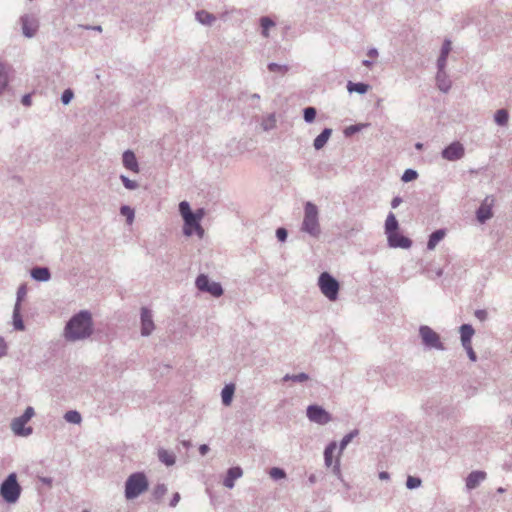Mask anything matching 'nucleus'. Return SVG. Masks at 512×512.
Instances as JSON below:
<instances>
[{"label": "nucleus", "mask_w": 512, "mask_h": 512, "mask_svg": "<svg viewBox=\"0 0 512 512\" xmlns=\"http://www.w3.org/2000/svg\"><path fill=\"white\" fill-rule=\"evenodd\" d=\"M451 51V41L446 39L442 45L440 55L437 60V69H445L447 64V58Z\"/></svg>", "instance_id": "nucleus-19"}, {"label": "nucleus", "mask_w": 512, "mask_h": 512, "mask_svg": "<svg viewBox=\"0 0 512 512\" xmlns=\"http://www.w3.org/2000/svg\"><path fill=\"white\" fill-rule=\"evenodd\" d=\"M154 322L152 319V312L146 307L141 309V335L149 336L154 330Z\"/></svg>", "instance_id": "nucleus-13"}, {"label": "nucleus", "mask_w": 512, "mask_h": 512, "mask_svg": "<svg viewBox=\"0 0 512 512\" xmlns=\"http://www.w3.org/2000/svg\"><path fill=\"white\" fill-rule=\"evenodd\" d=\"M120 214L122 216L126 217V221H127V223L129 225L133 223L134 217H135V213H134V210L130 206H128V205L121 206L120 207Z\"/></svg>", "instance_id": "nucleus-37"}, {"label": "nucleus", "mask_w": 512, "mask_h": 512, "mask_svg": "<svg viewBox=\"0 0 512 512\" xmlns=\"http://www.w3.org/2000/svg\"><path fill=\"white\" fill-rule=\"evenodd\" d=\"M316 114H317L316 109L311 106L306 107L303 110V118H304L305 122H307V123H312L315 120Z\"/></svg>", "instance_id": "nucleus-40"}, {"label": "nucleus", "mask_w": 512, "mask_h": 512, "mask_svg": "<svg viewBox=\"0 0 512 512\" xmlns=\"http://www.w3.org/2000/svg\"><path fill=\"white\" fill-rule=\"evenodd\" d=\"M203 217L204 210L198 209L196 210L195 214L184 218L183 233L186 236H191L195 232L199 238H202L204 235V229L200 225V221Z\"/></svg>", "instance_id": "nucleus-8"}, {"label": "nucleus", "mask_w": 512, "mask_h": 512, "mask_svg": "<svg viewBox=\"0 0 512 512\" xmlns=\"http://www.w3.org/2000/svg\"><path fill=\"white\" fill-rule=\"evenodd\" d=\"M209 451V446L207 444H201L199 446V452L201 455H206Z\"/></svg>", "instance_id": "nucleus-58"}, {"label": "nucleus", "mask_w": 512, "mask_h": 512, "mask_svg": "<svg viewBox=\"0 0 512 512\" xmlns=\"http://www.w3.org/2000/svg\"><path fill=\"white\" fill-rule=\"evenodd\" d=\"M180 499H181L180 494L178 492L174 493L169 505L171 507H176L177 504L179 503Z\"/></svg>", "instance_id": "nucleus-54"}, {"label": "nucleus", "mask_w": 512, "mask_h": 512, "mask_svg": "<svg viewBox=\"0 0 512 512\" xmlns=\"http://www.w3.org/2000/svg\"><path fill=\"white\" fill-rule=\"evenodd\" d=\"M378 476H379V479H381V480H388L390 478L389 473L386 471L380 472Z\"/></svg>", "instance_id": "nucleus-62"}, {"label": "nucleus", "mask_w": 512, "mask_h": 512, "mask_svg": "<svg viewBox=\"0 0 512 512\" xmlns=\"http://www.w3.org/2000/svg\"><path fill=\"white\" fill-rule=\"evenodd\" d=\"M359 434V431L357 429L352 430L348 434H346L339 444L340 452H342L347 445Z\"/></svg>", "instance_id": "nucleus-36"}, {"label": "nucleus", "mask_w": 512, "mask_h": 512, "mask_svg": "<svg viewBox=\"0 0 512 512\" xmlns=\"http://www.w3.org/2000/svg\"><path fill=\"white\" fill-rule=\"evenodd\" d=\"M387 240L389 246L393 248L408 249L412 245V241L409 238L400 235L397 232L389 233V235H387Z\"/></svg>", "instance_id": "nucleus-14"}, {"label": "nucleus", "mask_w": 512, "mask_h": 512, "mask_svg": "<svg viewBox=\"0 0 512 512\" xmlns=\"http://www.w3.org/2000/svg\"><path fill=\"white\" fill-rule=\"evenodd\" d=\"M475 316L479 320L484 321L487 318V312L485 310H476Z\"/></svg>", "instance_id": "nucleus-55"}, {"label": "nucleus", "mask_w": 512, "mask_h": 512, "mask_svg": "<svg viewBox=\"0 0 512 512\" xmlns=\"http://www.w3.org/2000/svg\"><path fill=\"white\" fill-rule=\"evenodd\" d=\"M288 236L287 230L283 227H280L276 230V237L280 242L286 241Z\"/></svg>", "instance_id": "nucleus-51"}, {"label": "nucleus", "mask_w": 512, "mask_h": 512, "mask_svg": "<svg viewBox=\"0 0 512 512\" xmlns=\"http://www.w3.org/2000/svg\"><path fill=\"white\" fill-rule=\"evenodd\" d=\"M308 481L311 485L315 484L317 482V476L315 474H311L308 477Z\"/></svg>", "instance_id": "nucleus-63"}, {"label": "nucleus", "mask_w": 512, "mask_h": 512, "mask_svg": "<svg viewBox=\"0 0 512 512\" xmlns=\"http://www.w3.org/2000/svg\"><path fill=\"white\" fill-rule=\"evenodd\" d=\"M64 419L66 422L72 423V424H80L82 421L81 414L76 410L67 411L64 414Z\"/></svg>", "instance_id": "nucleus-34"}, {"label": "nucleus", "mask_w": 512, "mask_h": 512, "mask_svg": "<svg viewBox=\"0 0 512 512\" xmlns=\"http://www.w3.org/2000/svg\"><path fill=\"white\" fill-rule=\"evenodd\" d=\"M436 85H437V88L443 93H447L450 90L451 81L448 78V75L445 72V69H441V70L437 71Z\"/></svg>", "instance_id": "nucleus-18"}, {"label": "nucleus", "mask_w": 512, "mask_h": 512, "mask_svg": "<svg viewBox=\"0 0 512 512\" xmlns=\"http://www.w3.org/2000/svg\"><path fill=\"white\" fill-rule=\"evenodd\" d=\"M336 448L337 444L336 442L333 441L329 443L324 450V461L327 467H330L332 465V456Z\"/></svg>", "instance_id": "nucleus-32"}, {"label": "nucleus", "mask_w": 512, "mask_h": 512, "mask_svg": "<svg viewBox=\"0 0 512 512\" xmlns=\"http://www.w3.org/2000/svg\"><path fill=\"white\" fill-rule=\"evenodd\" d=\"M7 353V345H6V342L5 340L0 337V358H2L3 356H5Z\"/></svg>", "instance_id": "nucleus-53"}, {"label": "nucleus", "mask_w": 512, "mask_h": 512, "mask_svg": "<svg viewBox=\"0 0 512 512\" xmlns=\"http://www.w3.org/2000/svg\"><path fill=\"white\" fill-rule=\"evenodd\" d=\"M93 330L91 313L81 310L66 323L63 336L69 342H76L89 338L93 334Z\"/></svg>", "instance_id": "nucleus-1"}, {"label": "nucleus", "mask_w": 512, "mask_h": 512, "mask_svg": "<svg viewBox=\"0 0 512 512\" xmlns=\"http://www.w3.org/2000/svg\"><path fill=\"white\" fill-rule=\"evenodd\" d=\"M421 479L418 478V477H414V476H408L407 480H406V486L408 489H416L418 487L421 486Z\"/></svg>", "instance_id": "nucleus-47"}, {"label": "nucleus", "mask_w": 512, "mask_h": 512, "mask_svg": "<svg viewBox=\"0 0 512 512\" xmlns=\"http://www.w3.org/2000/svg\"><path fill=\"white\" fill-rule=\"evenodd\" d=\"M301 231L309 234L314 238H318L321 234L319 211L317 206L312 202L305 203Z\"/></svg>", "instance_id": "nucleus-2"}, {"label": "nucleus", "mask_w": 512, "mask_h": 512, "mask_svg": "<svg viewBox=\"0 0 512 512\" xmlns=\"http://www.w3.org/2000/svg\"><path fill=\"white\" fill-rule=\"evenodd\" d=\"M487 477L486 472L484 471H472L466 477L465 485L467 490H473L477 488L482 481H484Z\"/></svg>", "instance_id": "nucleus-15"}, {"label": "nucleus", "mask_w": 512, "mask_h": 512, "mask_svg": "<svg viewBox=\"0 0 512 512\" xmlns=\"http://www.w3.org/2000/svg\"><path fill=\"white\" fill-rule=\"evenodd\" d=\"M195 18L199 23L205 26H212L216 21V17L206 10L197 11Z\"/></svg>", "instance_id": "nucleus-22"}, {"label": "nucleus", "mask_w": 512, "mask_h": 512, "mask_svg": "<svg viewBox=\"0 0 512 512\" xmlns=\"http://www.w3.org/2000/svg\"><path fill=\"white\" fill-rule=\"evenodd\" d=\"M149 482L143 472L132 473L125 482V497L132 500L148 490Z\"/></svg>", "instance_id": "nucleus-3"}, {"label": "nucleus", "mask_w": 512, "mask_h": 512, "mask_svg": "<svg viewBox=\"0 0 512 512\" xmlns=\"http://www.w3.org/2000/svg\"><path fill=\"white\" fill-rule=\"evenodd\" d=\"M20 305H15L13 309V326L18 331H23L25 329L24 322L22 320L20 314Z\"/></svg>", "instance_id": "nucleus-31"}, {"label": "nucleus", "mask_w": 512, "mask_h": 512, "mask_svg": "<svg viewBox=\"0 0 512 512\" xmlns=\"http://www.w3.org/2000/svg\"><path fill=\"white\" fill-rule=\"evenodd\" d=\"M399 227L398 221L395 215L390 212L385 221V233L389 235V233L397 232Z\"/></svg>", "instance_id": "nucleus-28"}, {"label": "nucleus", "mask_w": 512, "mask_h": 512, "mask_svg": "<svg viewBox=\"0 0 512 512\" xmlns=\"http://www.w3.org/2000/svg\"><path fill=\"white\" fill-rule=\"evenodd\" d=\"M235 392L234 384H227L221 391L222 403L225 406H229L232 402L233 396Z\"/></svg>", "instance_id": "nucleus-27"}, {"label": "nucleus", "mask_w": 512, "mask_h": 512, "mask_svg": "<svg viewBox=\"0 0 512 512\" xmlns=\"http://www.w3.org/2000/svg\"><path fill=\"white\" fill-rule=\"evenodd\" d=\"M332 134V129L325 128L322 132L314 139L313 146L316 150L322 149L328 142Z\"/></svg>", "instance_id": "nucleus-23"}, {"label": "nucleus", "mask_w": 512, "mask_h": 512, "mask_svg": "<svg viewBox=\"0 0 512 512\" xmlns=\"http://www.w3.org/2000/svg\"><path fill=\"white\" fill-rule=\"evenodd\" d=\"M260 26L262 36L268 38L270 36L269 30L275 26V22L270 17L263 16L260 18Z\"/></svg>", "instance_id": "nucleus-30"}, {"label": "nucleus", "mask_w": 512, "mask_h": 512, "mask_svg": "<svg viewBox=\"0 0 512 512\" xmlns=\"http://www.w3.org/2000/svg\"><path fill=\"white\" fill-rule=\"evenodd\" d=\"M40 481L43 484L48 485V486H51V484H52V478H50V477H41Z\"/></svg>", "instance_id": "nucleus-61"}, {"label": "nucleus", "mask_w": 512, "mask_h": 512, "mask_svg": "<svg viewBox=\"0 0 512 512\" xmlns=\"http://www.w3.org/2000/svg\"><path fill=\"white\" fill-rule=\"evenodd\" d=\"M158 459L161 463L165 464L166 466H173L176 462V456L174 452L166 450L164 448H160L158 450Z\"/></svg>", "instance_id": "nucleus-21"}, {"label": "nucleus", "mask_w": 512, "mask_h": 512, "mask_svg": "<svg viewBox=\"0 0 512 512\" xmlns=\"http://www.w3.org/2000/svg\"><path fill=\"white\" fill-rule=\"evenodd\" d=\"M22 104L24 106H30L31 105V95L30 94H25L23 97H22V100H21Z\"/></svg>", "instance_id": "nucleus-57"}, {"label": "nucleus", "mask_w": 512, "mask_h": 512, "mask_svg": "<svg viewBox=\"0 0 512 512\" xmlns=\"http://www.w3.org/2000/svg\"><path fill=\"white\" fill-rule=\"evenodd\" d=\"M8 83V77L5 70V66L0 63V93L4 90V88L7 86Z\"/></svg>", "instance_id": "nucleus-46"}, {"label": "nucleus", "mask_w": 512, "mask_h": 512, "mask_svg": "<svg viewBox=\"0 0 512 512\" xmlns=\"http://www.w3.org/2000/svg\"><path fill=\"white\" fill-rule=\"evenodd\" d=\"M445 230L444 229H438L434 231L430 236L429 240L427 242V249L428 250H434L437 244L444 239L445 237Z\"/></svg>", "instance_id": "nucleus-24"}, {"label": "nucleus", "mask_w": 512, "mask_h": 512, "mask_svg": "<svg viewBox=\"0 0 512 512\" xmlns=\"http://www.w3.org/2000/svg\"><path fill=\"white\" fill-rule=\"evenodd\" d=\"M360 130V126L359 125H351L349 127H347L345 129V135L346 136H349V135H352L353 133H356Z\"/></svg>", "instance_id": "nucleus-52"}, {"label": "nucleus", "mask_w": 512, "mask_h": 512, "mask_svg": "<svg viewBox=\"0 0 512 512\" xmlns=\"http://www.w3.org/2000/svg\"><path fill=\"white\" fill-rule=\"evenodd\" d=\"M22 488L17 480L16 473H10L0 484V496L8 504H14L21 495Z\"/></svg>", "instance_id": "nucleus-4"}, {"label": "nucleus", "mask_w": 512, "mask_h": 512, "mask_svg": "<svg viewBox=\"0 0 512 512\" xmlns=\"http://www.w3.org/2000/svg\"><path fill=\"white\" fill-rule=\"evenodd\" d=\"M120 180L123 186L128 190H135L139 187V184L136 181L129 179L125 175H120Z\"/></svg>", "instance_id": "nucleus-43"}, {"label": "nucleus", "mask_w": 512, "mask_h": 512, "mask_svg": "<svg viewBox=\"0 0 512 512\" xmlns=\"http://www.w3.org/2000/svg\"><path fill=\"white\" fill-rule=\"evenodd\" d=\"M333 472L335 474H340V466H339V461L336 462V464L334 465L333 467Z\"/></svg>", "instance_id": "nucleus-64"}, {"label": "nucleus", "mask_w": 512, "mask_h": 512, "mask_svg": "<svg viewBox=\"0 0 512 512\" xmlns=\"http://www.w3.org/2000/svg\"><path fill=\"white\" fill-rule=\"evenodd\" d=\"M402 203V198L399 197V196H396L392 199L391 201V207L392 208H397L400 204Z\"/></svg>", "instance_id": "nucleus-56"}, {"label": "nucleus", "mask_w": 512, "mask_h": 512, "mask_svg": "<svg viewBox=\"0 0 512 512\" xmlns=\"http://www.w3.org/2000/svg\"><path fill=\"white\" fill-rule=\"evenodd\" d=\"M268 70L270 72L279 73V74H286L289 70V67L287 65H280L277 63H269L268 64Z\"/></svg>", "instance_id": "nucleus-41"}, {"label": "nucleus", "mask_w": 512, "mask_h": 512, "mask_svg": "<svg viewBox=\"0 0 512 512\" xmlns=\"http://www.w3.org/2000/svg\"><path fill=\"white\" fill-rule=\"evenodd\" d=\"M26 293H27L26 286L21 285L17 290V300H16L15 305L19 304L21 306V301L26 296Z\"/></svg>", "instance_id": "nucleus-50"}, {"label": "nucleus", "mask_w": 512, "mask_h": 512, "mask_svg": "<svg viewBox=\"0 0 512 512\" xmlns=\"http://www.w3.org/2000/svg\"><path fill=\"white\" fill-rule=\"evenodd\" d=\"M494 120L499 126H505L509 120V113L506 109H499L494 115Z\"/></svg>", "instance_id": "nucleus-33"}, {"label": "nucleus", "mask_w": 512, "mask_h": 512, "mask_svg": "<svg viewBox=\"0 0 512 512\" xmlns=\"http://www.w3.org/2000/svg\"><path fill=\"white\" fill-rule=\"evenodd\" d=\"M474 332L475 331L470 324H463L460 326V338L462 345L471 343V338L474 335Z\"/></svg>", "instance_id": "nucleus-26"}, {"label": "nucleus", "mask_w": 512, "mask_h": 512, "mask_svg": "<svg viewBox=\"0 0 512 512\" xmlns=\"http://www.w3.org/2000/svg\"><path fill=\"white\" fill-rule=\"evenodd\" d=\"M318 286L322 294L330 301H335L338 298L339 282L328 272L320 274Z\"/></svg>", "instance_id": "nucleus-5"}, {"label": "nucleus", "mask_w": 512, "mask_h": 512, "mask_svg": "<svg viewBox=\"0 0 512 512\" xmlns=\"http://www.w3.org/2000/svg\"><path fill=\"white\" fill-rule=\"evenodd\" d=\"M370 58H376L378 56V50L376 48H370L367 52Z\"/></svg>", "instance_id": "nucleus-60"}, {"label": "nucleus", "mask_w": 512, "mask_h": 512, "mask_svg": "<svg viewBox=\"0 0 512 512\" xmlns=\"http://www.w3.org/2000/svg\"><path fill=\"white\" fill-rule=\"evenodd\" d=\"M74 97V93L71 89H66L61 95V101L64 105H68Z\"/></svg>", "instance_id": "nucleus-48"}, {"label": "nucleus", "mask_w": 512, "mask_h": 512, "mask_svg": "<svg viewBox=\"0 0 512 512\" xmlns=\"http://www.w3.org/2000/svg\"><path fill=\"white\" fill-rule=\"evenodd\" d=\"M417 177H418V173L416 170L406 169L401 177V180L403 182H410V181L417 179Z\"/></svg>", "instance_id": "nucleus-45"}, {"label": "nucleus", "mask_w": 512, "mask_h": 512, "mask_svg": "<svg viewBox=\"0 0 512 512\" xmlns=\"http://www.w3.org/2000/svg\"><path fill=\"white\" fill-rule=\"evenodd\" d=\"M198 290L210 293L214 297H220L223 294V288L218 282H211L207 275L200 274L195 281Z\"/></svg>", "instance_id": "nucleus-9"}, {"label": "nucleus", "mask_w": 512, "mask_h": 512, "mask_svg": "<svg viewBox=\"0 0 512 512\" xmlns=\"http://www.w3.org/2000/svg\"><path fill=\"white\" fill-rule=\"evenodd\" d=\"M441 155L448 161H457L464 157L465 148L460 142L455 141L445 147L442 150Z\"/></svg>", "instance_id": "nucleus-12"}, {"label": "nucleus", "mask_w": 512, "mask_h": 512, "mask_svg": "<svg viewBox=\"0 0 512 512\" xmlns=\"http://www.w3.org/2000/svg\"><path fill=\"white\" fill-rule=\"evenodd\" d=\"M269 475L274 480L284 479L286 477V473L282 468L273 467L269 471Z\"/></svg>", "instance_id": "nucleus-44"}, {"label": "nucleus", "mask_w": 512, "mask_h": 512, "mask_svg": "<svg viewBox=\"0 0 512 512\" xmlns=\"http://www.w3.org/2000/svg\"><path fill=\"white\" fill-rule=\"evenodd\" d=\"M242 475L243 470L241 467L237 466L229 468L223 481V485L229 489H232L235 486V480L242 477Z\"/></svg>", "instance_id": "nucleus-17"}, {"label": "nucleus", "mask_w": 512, "mask_h": 512, "mask_svg": "<svg viewBox=\"0 0 512 512\" xmlns=\"http://www.w3.org/2000/svg\"><path fill=\"white\" fill-rule=\"evenodd\" d=\"M462 346L466 350L469 359L471 361L475 362L477 360V355H476L475 351L473 350L471 343H469L467 345L463 344Z\"/></svg>", "instance_id": "nucleus-49"}, {"label": "nucleus", "mask_w": 512, "mask_h": 512, "mask_svg": "<svg viewBox=\"0 0 512 512\" xmlns=\"http://www.w3.org/2000/svg\"><path fill=\"white\" fill-rule=\"evenodd\" d=\"M35 412L33 407L29 406L25 409L24 413L11 422V429L17 436H29L32 434V427H25L26 423L34 416Z\"/></svg>", "instance_id": "nucleus-7"}, {"label": "nucleus", "mask_w": 512, "mask_h": 512, "mask_svg": "<svg viewBox=\"0 0 512 512\" xmlns=\"http://www.w3.org/2000/svg\"><path fill=\"white\" fill-rule=\"evenodd\" d=\"M179 212L183 219L195 214V212H192L190 205L187 201L180 202Z\"/></svg>", "instance_id": "nucleus-42"}, {"label": "nucleus", "mask_w": 512, "mask_h": 512, "mask_svg": "<svg viewBox=\"0 0 512 512\" xmlns=\"http://www.w3.org/2000/svg\"><path fill=\"white\" fill-rule=\"evenodd\" d=\"M20 24L22 33L27 38H32L36 35L39 29V20L33 14H24L20 17Z\"/></svg>", "instance_id": "nucleus-11"}, {"label": "nucleus", "mask_w": 512, "mask_h": 512, "mask_svg": "<svg viewBox=\"0 0 512 512\" xmlns=\"http://www.w3.org/2000/svg\"><path fill=\"white\" fill-rule=\"evenodd\" d=\"M167 491L168 489L165 484H157L152 491V495L154 499L160 500L167 493Z\"/></svg>", "instance_id": "nucleus-39"}, {"label": "nucleus", "mask_w": 512, "mask_h": 512, "mask_svg": "<svg viewBox=\"0 0 512 512\" xmlns=\"http://www.w3.org/2000/svg\"><path fill=\"white\" fill-rule=\"evenodd\" d=\"M282 380L284 382L293 381V382L303 383V382H306L307 380H309V375L304 372L299 373V374H294V375L286 374Z\"/></svg>", "instance_id": "nucleus-35"}, {"label": "nucleus", "mask_w": 512, "mask_h": 512, "mask_svg": "<svg viewBox=\"0 0 512 512\" xmlns=\"http://www.w3.org/2000/svg\"><path fill=\"white\" fill-rule=\"evenodd\" d=\"M31 277L40 282H47L51 278L50 270L47 267H35L30 272Z\"/></svg>", "instance_id": "nucleus-20"}, {"label": "nucleus", "mask_w": 512, "mask_h": 512, "mask_svg": "<svg viewBox=\"0 0 512 512\" xmlns=\"http://www.w3.org/2000/svg\"><path fill=\"white\" fill-rule=\"evenodd\" d=\"M83 28H85L87 30H93V31H97V32H102V26H100V25H96V26L86 25V26H83Z\"/></svg>", "instance_id": "nucleus-59"}, {"label": "nucleus", "mask_w": 512, "mask_h": 512, "mask_svg": "<svg viewBox=\"0 0 512 512\" xmlns=\"http://www.w3.org/2000/svg\"><path fill=\"white\" fill-rule=\"evenodd\" d=\"M419 336L425 348L436 349L440 351L445 350V346L441 341L440 335L431 327L427 325H421L419 327Z\"/></svg>", "instance_id": "nucleus-6"}, {"label": "nucleus", "mask_w": 512, "mask_h": 512, "mask_svg": "<svg viewBox=\"0 0 512 512\" xmlns=\"http://www.w3.org/2000/svg\"><path fill=\"white\" fill-rule=\"evenodd\" d=\"M122 163L126 169H128L134 173H139V171H140L139 163H138L135 153L133 151L126 150L123 153Z\"/></svg>", "instance_id": "nucleus-16"}, {"label": "nucleus", "mask_w": 512, "mask_h": 512, "mask_svg": "<svg viewBox=\"0 0 512 512\" xmlns=\"http://www.w3.org/2000/svg\"><path fill=\"white\" fill-rule=\"evenodd\" d=\"M307 418L316 424L325 425L332 420V416L319 405H309L306 410Z\"/></svg>", "instance_id": "nucleus-10"}, {"label": "nucleus", "mask_w": 512, "mask_h": 512, "mask_svg": "<svg viewBox=\"0 0 512 512\" xmlns=\"http://www.w3.org/2000/svg\"><path fill=\"white\" fill-rule=\"evenodd\" d=\"M369 88H370V86L363 82L354 83V82L349 81L347 83V90L350 93L356 92L358 94H365L369 90Z\"/></svg>", "instance_id": "nucleus-29"}, {"label": "nucleus", "mask_w": 512, "mask_h": 512, "mask_svg": "<svg viewBox=\"0 0 512 512\" xmlns=\"http://www.w3.org/2000/svg\"><path fill=\"white\" fill-rule=\"evenodd\" d=\"M477 220L480 223H485L487 220H489L492 216V210L489 205H486L483 203L476 211Z\"/></svg>", "instance_id": "nucleus-25"}, {"label": "nucleus", "mask_w": 512, "mask_h": 512, "mask_svg": "<svg viewBox=\"0 0 512 512\" xmlns=\"http://www.w3.org/2000/svg\"><path fill=\"white\" fill-rule=\"evenodd\" d=\"M276 125V118H275V115L274 114H269L267 117H265L263 120H262V123H261V126L263 128V130L265 131H269L271 129H273Z\"/></svg>", "instance_id": "nucleus-38"}]
</instances>
